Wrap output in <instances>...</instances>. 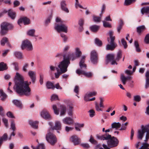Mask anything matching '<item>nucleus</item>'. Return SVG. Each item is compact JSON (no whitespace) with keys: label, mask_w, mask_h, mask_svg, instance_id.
Wrapping results in <instances>:
<instances>
[{"label":"nucleus","mask_w":149,"mask_h":149,"mask_svg":"<svg viewBox=\"0 0 149 149\" xmlns=\"http://www.w3.org/2000/svg\"><path fill=\"white\" fill-rule=\"evenodd\" d=\"M10 126L11 128L13 131H15L16 130V128L15 127V124L14 121L13 120H12L11 121Z\"/></svg>","instance_id":"obj_48"},{"label":"nucleus","mask_w":149,"mask_h":149,"mask_svg":"<svg viewBox=\"0 0 149 149\" xmlns=\"http://www.w3.org/2000/svg\"><path fill=\"white\" fill-rule=\"evenodd\" d=\"M49 124L51 126L52 129L50 130H52V131L53 130H60L61 129V124L59 121H56L55 123V125L54 127H52L51 123H49Z\"/></svg>","instance_id":"obj_13"},{"label":"nucleus","mask_w":149,"mask_h":149,"mask_svg":"<svg viewBox=\"0 0 149 149\" xmlns=\"http://www.w3.org/2000/svg\"><path fill=\"white\" fill-rule=\"evenodd\" d=\"M75 52L76 57L77 58L79 57L81 55V52L80 50V49L78 47L76 48Z\"/></svg>","instance_id":"obj_34"},{"label":"nucleus","mask_w":149,"mask_h":149,"mask_svg":"<svg viewBox=\"0 0 149 149\" xmlns=\"http://www.w3.org/2000/svg\"><path fill=\"white\" fill-rule=\"evenodd\" d=\"M100 28V26L98 25H94L91 26L90 27L91 30L94 32H96L98 31Z\"/></svg>","instance_id":"obj_21"},{"label":"nucleus","mask_w":149,"mask_h":149,"mask_svg":"<svg viewBox=\"0 0 149 149\" xmlns=\"http://www.w3.org/2000/svg\"><path fill=\"white\" fill-rule=\"evenodd\" d=\"M35 30L34 29H30L27 32V34L28 35L31 36H34Z\"/></svg>","instance_id":"obj_40"},{"label":"nucleus","mask_w":149,"mask_h":149,"mask_svg":"<svg viewBox=\"0 0 149 149\" xmlns=\"http://www.w3.org/2000/svg\"><path fill=\"white\" fill-rule=\"evenodd\" d=\"M134 46L136 48V52H139L141 51V49L139 47V44L138 43L137 41H135L134 42Z\"/></svg>","instance_id":"obj_46"},{"label":"nucleus","mask_w":149,"mask_h":149,"mask_svg":"<svg viewBox=\"0 0 149 149\" xmlns=\"http://www.w3.org/2000/svg\"><path fill=\"white\" fill-rule=\"evenodd\" d=\"M0 94L1 100L2 101H4L7 97L6 95L2 90H0Z\"/></svg>","instance_id":"obj_31"},{"label":"nucleus","mask_w":149,"mask_h":149,"mask_svg":"<svg viewBox=\"0 0 149 149\" xmlns=\"http://www.w3.org/2000/svg\"><path fill=\"white\" fill-rule=\"evenodd\" d=\"M123 22L122 19H120L119 21V25L117 28V31L120 33V30L122 29L123 25Z\"/></svg>","instance_id":"obj_28"},{"label":"nucleus","mask_w":149,"mask_h":149,"mask_svg":"<svg viewBox=\"0 0 149 149\" xmlns=\"http://www.w3.org/2000/svg\"><path fill=\"white\" fill-rule=\"evenodd\" d=\"M81 146H82L84 148L88 149L90 147V146L88 143H82L81 144Z\"/></svg>","instance_id":"obj_63"},{"label":"nucleus","mask_w":149,"mask_h":149,"mask_svg":"<svg viewBox=\"0 0 149 149\" xmlns=\"http://www.w3.org/2000/svg\"><path fill=\"white\" fill-rule=\"evenodd\" d=\"M29 124L33 127L35 128H37L38 127V122L37 121H33L32 120L29 121Z\"/></svg>","instance_id":"obj_24"},{"label":"nucleus","mask_w":149,"mask_h":149,"mask_svg":"<svg viewBox=\"0 0 149 149\" xmlns=\"http://www.w3.org/2000/svg\"><path fill=\"white\" fill-rule=\"evenodd\" d=\"M97 92L96 91L91 92L86 94L85 96H87V97H91L97 94Z\"/></svg>","instance_id":"obj_43"},{"label":"nucleus","mask_w":149,"mask_h":149,"mask_svg":"<svg viewBox=\"0 0 149 149\" xmlns=\"http://www.w3.org/2000/svg\"><path fill=\"white\" fill-rule=\"evenodd\" d=\"M46 86L47 88L48 89H54L55 88L53 84L50 81H47L46 83Z\"/></svg>","instance_id":"obj_29"},{"label":"nucleus","mask_w":149,"mask_h":149,"mask_svg":"<svg viewBox=\"0 0 149 149\" xmlns=\"http://www.w3.org/2000/svg\"><path fill=\"white\" fill-rule=\"evenodd\" d=\"M54 28L58 32L62 31L67 33L68 32V26L64 24H56Z\"/></svg>","instance_id":"obj_9"},{"label":"nucleus","mask_w":149,"mask_h":149,"mask_svg":"<svg viewBox=\"0 0 149 149\" xmlns=\"http://www.w3.org/2000/svg\"><path fill=\"white\" fill-rule=\"evenodd\" d=\"M7 69L6 65L3 62L0 63V71H3Z\"/></svg>","instance_id":"obj_35"},{"label":"nucleus","mask_w":149,"mask_h":149,"mask_svg":"<svg viewBox=\"0 0 149 149\" xmlns=\"http://www.w3.org/2000/svg\"><path fill=\"white\" fill-rule=\"evenodd\" d=\"M52 108L54 110V113L57 115L59 114V109L57 108V106L56 105L54 104L52 105Z\"/></svg>","instance_id":"obj_37"},{"label":"nucleus","mask_w":149,"mask_h":149,"mask_svg":"<svg viewBox=\"0 0 149 149\" xmlns=\"http://www.w3.org/2000/svg\"><path fill=\"white\" fill-rule=\"evenodd\" d=\"M103 25L105 27L111 28L112 26L111 24L109 22H107L105 21H103Z\"/></svg>","instance_id":"obj_49"},{"label":"nucleus","mask_w":149,"mask_h":149,"mask_svg":"<svg viewBox=\"0 0 149 149\" xmlns=\"http://www.w3.org/2000/svg\"><path fill=\"white\" fill-rule=\"evenodd\" d=\"M146 125H149V129L148 131L146 132L147 133L146 134L145 139L144 140V141L145 142L147 141L149 139V124H147Z\"/></svg>","instance_id":"obj_54"},{"label":"nucleus","mask_w":149,"mask_h":149,"mask_svg":"<svg viewBox=\"0 0 149 149\" xmlns=\"http://www.w3.org/2000/svg\"><path fill=\"white\" fill-rule=\"evenodd\" d=\"M122 55V51L119 50L117 52L116 58H115V55L113 54H109L107 55L106 62L108 64L109 62H111L112 65H117V61H118L121 58Z\"/></svg>","instance_id":"obj_3"},{"label":"nucleus","mask_w":149,"mask_h":149,"mask_svg":"<svg viewBox=\"0 0 149 149\" xmlns=\"http://www.w3.org/2000/svg\"><path fill=\"white\" fill-rule=\"evenodd\" d=\"M6 43H7L8 45L9 46H10L8 43V38L4 37L1 41V44L2 46H3L5 45V44Z\"/></svg>","instance_id":"obj_32"},{"label":"nucleus","mask_w":149,"mask_h":149,"mask_svg":"<svg viewBox=\"0 0 149 149\" xmlns=\"http://www.w3.org/2000/svg\"><path fill=\"white\" fill-rule=\"evenodd\" d=\"M29 65V64L28 63H25L24 65L23 66L22 70L24 72H27V68L28 67Z\"/></svg>","instance_id":"obj_57"},{"label":"nucleus","mask_w":149,"mask_h":149,"mask_svg":"<svg viewBox=\"0 0 149 149\" xmlns=\"http://www.w3.org/2000/svg\"><path fill=\"white\" fill-rule=\"evenodd\" d=\"M106 9V6L104 4H103L102 6L101 13L100 16H101L104 13Z\"/></svg>","instance_id":"obj_52"},{"label":"nucleus","mask_w":149,"mask_h":149,"mask_svg":"<svg viewBox=\"0 0 149 149\" xmlns=\"http://www.w3.org/2000/svg\"><path fill=\"white\" fill-rule=\"evenodd\" d=\"M132 79V77L130 76L125 77L123 74H122L120 77V79L123 84L124 85L126 84V81L128 79L130 80Z\"/></svg>","instance_id":"obj_20"},{"label":"nucleus","mask_w":149,"mask_h":149,"mask_svg":"<svg viewBox=\"0 0 149 149\" xmlns=\"http://www.w3.org/2000/svg\"><path fill=\"white\" fill-rule=\"evenodd\" d=\"M141 13L142 15L144 13H149V6L142 8L141 9Z\"/></svg>","instance_id":"obj_27"},{"label":"nucleus","mask_w":149,"mask_h":149,"mask_svg":"<svg viewBox=\"0 0 149 149\" xmlns=\"http://www.w3.org/2000/svg\"><path fill=\"white\" fill-rule=\"evenodd\" d=\"M32 149H45V146L43 144H39L36 148L32 146Z\"/></svg>","instance_id":"obj_44"},{"label":"nucleus","mask_w":149,"mask_h":149,"mask_svg":"<svg viewBox=\"0 0 149 149\" xmlns=\"http://www.w3.org/2000/svg\"><path fill=\"white\" fill-rule=\"evenodd\" d=\"M134 100L136 102H139L141 100V97L139 95L135 96L134 97Z\"/></svg>","instance_id":"obj_60"},{"label":"nucleus","mask_w":149,"mask_h":149,"mask_svg":"<svg viewBox=\"0 0 149 149\" xmlns=\"http://www.w3.org/2000/svg\"><path fill=\"white\" fill-rule=\"evenodd\" d=\"M61 36L63 38V41L64 42H65L67 41L68 38L66 35L62 33H61Z\"/></svg>","instance_id":"obj_61"},{"label":"nucleus","mask_w":149,"mask_h":149,"mask_svg":"<svg viewBox=\"0 0 149 149\" xmlns=\"http://www.w3.org/2000/svg\"><path fill=\"white\" fill-rule=\"evenodd\" d=\"M90 59L93 64H97L98 62V54L95 50L92 51L91 53Z\"/></svg>","instance_id":"obj_10"},{"label":"nucleus","mask_w":149,"mask_h":149,"mask_svg":"<svg viewBox=\"0 0 149 149\" xmlns=\"http://www.w3.org/2000/svg\"><path fill=\"white\" fill-rule=\"evenodd\" d=\"M14 54L15 57L19 59H21L22 58V55L21 52H15Z\"/></svg>","instance_id":"obj_38"},{"label":"nucleus","mask_w":149,"mask_h":149,"mask_svg":"<svg viewBox=\"0 0 149 149\" xmlns=\"http://www.w3.org/2000/svg\"><path fill=\"white\" fill-rule=\"evenodd\" d=\"M60 6L61 8L63 11L67 13L69 12V10L67 7L65 1H61L60 3Z\"/></svg>","instance_id":"obj_14"},{"label":"nucleus","mask_w":149,"mask_h":149,"mask_svg":"<svg viewBox=\"0 0 149 149\" xmlns=\"http://www.w3.org/2000/svg\"><path fill=\"white\" fill-rule=\"evenodd\" d=\"M1 27L0 34L2 36H4L7 33L9 29L13 28V26L9 23L4 22L1 24Z\"/></svg>","instance_id":"obj_5"},{"label":"nucleus","mask_w":149,"mask_h":149,"mask_svg":"<svg viewBox=\"0 0 149 149\" xmlns=\"http://www.w3.org/2000/svg\"><path fill=\"white\" fill-rule=\"evenodd\" d=\"M89 116L90 117H93L94 115L95 114V112L94 111L93 109L90 110L89 111Z\"/></svg>","instance_id":"obj_62"},{"label":"nucleus","mask_w":149,"mask_h":149,"mask_svg":"<svg viewBox=\"0 0 149 149\" xmlns=\"http://www.w3.org/2000/svg\"><path fill=\"white\" fill-rule=\"evenodd\" d=\"M51 100L52 101L58 100V96L57 95L54 94L51 97Z\"/></svg>","instance_id":"obj_56"},{"label":"nucleus","mask_w":149,"mask_h":149,"mask_svg":"<svg viewBox=\"0 0 149 149\" xmlns=\"http://www.w3.org/2000/svg\"><path fill=\"white\" fill-rule=\"evenodd\" d=\"M93 21L94 22H100L101 19V18L99 17L93 16Z\"/></svg>","instance_id":"obj_53"},{"label":"nucleus","mask_w":149,"mask_h":149,"mask_svg":"<svg viewBox=\"0 0 149 149\" xmlns=\"http://www.w3.org/2000/svg\"><path fill=\"white\" fill-rule=\"evenodd\" d=\"M60 115L62 116L65 115L66 111V107L63 105H61L60 106Z\"/></svg>","instance_id":"obj_25"},{"label":"nucleus","mask_w":149,"mask_h":149,"mask_svg":"<svg viewBox=\"0 0 149 149\" xmlns=\"http://www.w3.org/2000/svg\"><path fill=\"white\" fill-rule=\"evenodd\" d=\"M135 0H125L124 5L125 6H128L130 5Z\"/></svg>","instance_id":"obj_45"},{"label":"nucleus","mask_w":149,"mask_h":149,"mask_svg":"<svg viewBox=\"0 0 149 149\" xmlns=\"http://www.w3.org/2000/svg\"><path fill=\"white\" fill-rule=\"evenodd\" d=\"M28 74L31 79L32 82L34 83L36 79V73L33 71L30 70L29 71Z\"/></svg>","instance_id":"obj_19"},{"label":"nucleus","mask_w":149,"mask_h":149,"mask_svg":"<svg viewBox=\"0 0 149 149\" xmlns=\"http://www.w3.org/2000/svg\"><path fill=\"white\" fill-rule=\"evenodd\" d=\"M89 141L91 143L95 145L97 144V141L93 138L92 135L90 136Z\"/></svg>","instance_id":"obj_47"},{"label":"nucleus","mask_w":149,"mask_h":149,"mask_svg":"<svg viewBox=\"0 0 149 149\" xmlns=\"http://www.w3.org/2000/svg\"><path fill=\"white\" fill-rule=\"evenodd\" d=\"M8 16L12 19H14L16 17V13L11 10H8Z\"/></svg>","instance_id":"obj_22"},{"label":"nucleus","mask_w":149,"mask_h":149,"mask_svg":"<svg viewBox=\"0 0 149 149\" xmlns=\"http://www.w3.org/2000/svg\"><path fill=\"white\" fill-rule=\"evenodd\" d=\"M86 56H83L79 63V65L81 68L86 69L87 65L85 63V58Z\"/></svg>","instance_id":"obj_16"},{"label":"nucleus","mask_w":149,"mask_h":149,"mask_svg":"<svg viewBox=\"0 0 149 149\" xmlns=\"http://www.w3.org/2000/svg\"><path fill=\"white\" fill-rule=\"evenodd\" d=\"M46 139L47 141L52 145H54L57 141L56 138L55 136L52 133V130L48 131L46 135Z\"/></svg>","instance_id":"obj_7"},{"label":"nucleus","mask_w":149,"mask_h":149,"mask_svg":"<svg viewBox=\"0 0 149 149\" xmlns=\"http://www.w3.org/2000/svg\"><path fill=\"white\" fill-rule=\"evenodd\" d=\"M71 140L75 145L79 144L80 142V139L76 136H72L71 137Z\"/></svg>","instance_id":"obj_17"},{"label":"nucleus","mask_w":149,"mask_h":149,"mask_svg":"<svg viewBox=\"0 0 149 149\" xmlns=\"http://www.w3.org/2000/svg\"><path fill=\"white\" fill-rule=\"evenodd\" d=\"M13 103L17 107L22 108V105L20 102L17 100H14L13 101Z\"/></svg>","instance_id":"obj_30"},{"label":"nucleus","mask_w":149,"mask_h":149,"mask_svg":"<svg viewBox=\"0 0 149 149\" xmlns=\"http://www.w3.org/2000/svg\"><path fill=\"white\" fill-rule=\"evenodd\" d=\"M113 32L112 31H110L109 33V34L110 37V40H111V42H112L113 41H114L115 39V37L113 36Z\"/></svg>","instance_id":"obj_39"},{"label":"nucleus","mask_w":149,"mask_h":149,"mask_svg":"<svg viewBox=\"0 0 149 149\" xmlns=\"http://www.w3.org/2000/svg\"><path fill=\"white\" fill-rule=\"evenodd\" d=\"M95 42L96 45L99 47L101 46L102 44V41L97 38L95 39Z\"/></svg>","instance_id":"obj_36"},{"label":"nucleus","mask_w":149,"mask_h":149,"mask_svg":"<svg viewBox=\"0 0 149 149\" xmlns=\"http://www.w3.org/2000/svg\"><path fill=\"white\" fill-rule=\"evenodd\" d=\"M41 116L46 119H49L50 118V116L46 110H43L40 113Z\"/></svg>","instance_id":"obj_18"},{"label":"nucleus","mask_w":149,"mask_h":149,"mask_svg":"<svg viewBox=\"0 0 149 149\" xmlns=\"http://www.w3.org/2000/svg\"><path fill=\"white\" fill-rule=\"evenodd\" d=\"M121 42L122 45L124 46L125 49H126L127 47V43L124 38H122L121 40Z\"/></svg>","instance_id":"obj_51"},{"label":"nucleus","mask_w":149,"mask_h":149,"mask_svg":"<svg viewBox=\"0 0 149 149\" xmlns=\"http://www.w3.org/2000/svg\"><path fill=\"white\" fill-rule=\"evenodd\" d=\"M12 65L14 66L15 70H19L18 63L17 62H15L12 63Z\"/></svg>","instance_id":"obj_59"},{"label":"nucleus","mask_w":149,"mask_h":149,"mask_svg":"<svg viewBox=\"0 0 149 149\" xmlns=\"http://www.w3.org/2000/svg\"><path fill=\"white\" fill-rule=\"evenodd\" d=\"M84 24V20L82 19H80L79 22V24L80 26V29L81 30L83 29V26Z\"/></svg>","instance_id":"obj_50"},{"label":"nucleus","mask_w":149,"mask_h":149,"mask_svg":"<svg viewBox=\"0 0 149 149\" xmlns=\"http://www.w3.org/2000/svg\"><path fill=\"white\" fill-rule=\"evenodd\" d=\"M149 87V78H146V83L145 85V87L146 88H147Z\"/></svg>","instance_id":"obj_64"},{"label":"nucleus","mask_w":149,"mask_h":149,"mask_svg":"<svg viewBox=\"0 0 149 149\" xmlns=\"http://www.w3.org/2000/svg\"><path fill=\"white\" fill-rule=\"evenodd\" d=\"M148 129L149 125H141V129L138 130L137 138L140 140H142L144 136L145 133L148 131Z\"/></svg>","instance_id":"obj_6"},{"label":"nucleus","mask_w":149,"mask_h":149,"mask_svg":"<svg viewBox=\"0 0 149 149\" xmlns=\"http://www.w3.org/2000/svg\"><path fill=\"white\" fill-rule=\"evenodd\" d=\"M136 29L137 32L140 34L145 30L146 28L144 25H142L138 27Z\"/></svg>","instance_id":"obj_26"},{"label":"nucleus","mask_w":149,"mask_h":149,"mask_svg":"<svg viewBox=\"0 0 149 149\" xmlns=\"http://www.w3.org/2000/svg\"><path fill=\"white\" fill-rule=\"evenodd\" d=\"M83 74L86 77L89 78L91 77L92 76V74L91 72H86L85 71H84Z\"/></svg>","instance_id":"obj_55"},{"label":"nucleus","mask_w":149,"mask_h":149,"mask_svg":"<svg viewBox=\"0 0 149 149\" xmlns=\"http://www.w3.org/2000/svg\"><path fill=\"white\" fill-rule=\"evenodd\" d=\"M144 41L146 44H148L149 43V33L146 35L144 39Z\"/></svg>","instance_id":"obj_58"},{"label":"nucleus","mask_w":149,"mask_h":149,"mask_svg":"<svg viewBox=\"0 0 149 149\" xmlns=\"http://www.w3.org/2000/svg\"><path fill=\"white\" fill-rule=\"evenodd\" d=\"M149 144L146 143H143L141 147L139 149H149Z\"/></svg>","instance_id":"obj_41"},{"label":"nucleus","mask_w":149,"mask_h":149,"mask_svg":"<svg viewBox=\"0 0 149 149\" xmlns=\"http://www.w3.org/2000/svg\"><path fill=\"white\" fill-rule=\"evenodd\" d=\"M23 22L24 25H27L29 24L30 23L29 19L26 17H24L21 18L18 21V24L19 25L20 24Z\"/></svg>","instance_id":"obj_12"},{"label":"nucleus","mask_w":149,"mask_h":149,"mask_svg":"<svg viewBox=\"0 0 149 149\" xmlns=\"http://www.w3.org/2000/svg\"><path fill=\"white\" fill-rule=\"evenodd\" d=\"M63 123L68 125H72L73 123V119L70 117H66L63 120Z\"/></svg>","instance_id":"obj_15"},{"label":"nucleus","mask_w":149,"mask_h":149,"mask_svg":"<svg viewBox=\"0 0 149 149\" xmlns=\"http://www.w3.org/2000/svg\"><path fill=\"white\" fill-rule=\"evenodd\" d=\"M121 124L119 123L114 122L111 124V128L112 129H118L120 127Z\"/></svg>","instance_id":"obj_23"},{"label":"nucleus","mask_w":149,"mask_h":149,"mask_svg":"<svg viewBox=\"0 0 149 149\" xmlns=\"http://www.w3.org/2000/svg\"><path fill=\"white\" fill-rule=\"evenodd\" d=\"M68 55L69 56V60L70 61V59H71L72 61H73L76 58V56H75L73 53H67L63 55H65L66 56L67 55Z\"/></svg>","instance_id":"obj_33"},{"label":"nucleus","mask_w":149,"mask_h":149,"mask_svg":"<svg viewBox=\"0 0 149 149\" xmlns=\"http://www.w3.org/2000/svg\"><path fill=\"white\" fill-rule=\"evenodd\" d=\"M14 80L15 85L13 89L17 93L27 96L31 95V89L29 86L31 84V82L24 81L23 77L17 72L16 73Z\"/></svg>","instance_id":"obj_1"},{"label":"nucleus","mask_w":149,"mask_h":149,"mask_svg":"<svg viewBox=\"0 0 149 149\" xmlns=\"http://www.w3.org/2000/svg\"><path fill=\"white\" fill-rule=\"evenodd\" d=\"M56 70L57 72L55 73V77L56 78H58L61 74L64 73L60 71L59 69L57 68H56Z\"/></svg>","instance_id":"obj_42"},{"label":"nucleus","mask_w":149,"mask_h":149,"mask_svg":"<svg viewBox=\"0 0 149 149\" xmlns=\"http://www.w3.org/2000/svg\"><path fill=\"white\" fill-rule=\"evenodd\" d=\"M107 40L110 44H107L106 46V49L107 50H113L116 46V44L115 43L114 41L112 42L110 40L109 38H107Z\"/></svg>","instance_id":"obj_11"},{"label":"nucleus","mask_w":149,"mask_h":149,"mask_svg":"<svg viewBox=\"0 0 149 149\" xmlns=\"http://www.w3.org/2000/svg\"><path fill=\"white\" fill-rule=\"evenodd\" d=\"M97 138L101 140H107V144L111 148L116 147L119 143V141L116 138L113 136L111 137V135L107 133H106L101 136L97 135Z\"/></svg>","instance_id":"obj_2"},{"label":"nucleus","mask_w":149,"mask_h":149,"mask_svg":"<svg viewBox=\"0 0 149 149\" xmlns=\"http://www.w3.org/2000/svg\"><path fill=\"white\" fill-rule=\"evenodd\" d=\"M70 63L68 55H63V60L59 63L58 68L61 72L65 73L67 71L68 67Z\"/></svg>","instance_id":"obj_4"},{"label":"nucleus","mask_w":149,"mask_h":149,"mask_svg":"<svg viewBox=\"0 0 149 149\" xmlns=\"http://www.w3.org/2000/svg\"><path fill=\"white\" fill-rule=\"evenodd\" d=\"M21 48L22 49H26L28 51H31L33 50V47L30 42L27 40H26L23 41Z\"/></svg>","instance_id":"obj_8"}]
</instances>
